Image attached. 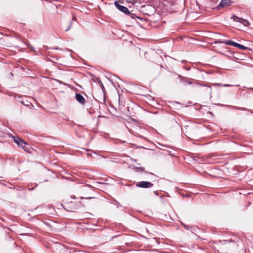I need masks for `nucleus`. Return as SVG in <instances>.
Returning <instances> with one entry per match:
<instances>
[{"mask_svg":"<svg viewBox=\"0 0 253 253\" xmlns=\"http://www.w3.org/2000/svg\"><path fill=\"white\" fill-rule=\"evenodd\" d=\"M178 78L180 79V80L181 82L187 83L188 81H186V77H184L182 76L181 75H178Z\"/></svg>","mask_w":253,"mask_h":253,"instance_id":"nucleus-11","label":"nucleus"},{"mask_svg":"<svg viewBox=\"0 0 253 253\" xmlns=\"http://www.w3.org/2000/svg\"><path fill=\"white\" fill-rule=\"evenodd\" d=\"M21 102L22 104H23L24 105L26 106H29L30 104H31L32 106H33V105L31 103L29 102L27 100L22 101Z\"/></svg>","mask_w":253,"mask_h":253,"instance_id":"nucleus-12","label":"nucleus"},{"mask_svg":"<svg viewBox=\"0 0 253 253\" xmlns=\"http://www.w3.org/2000/svg\"><path fill=\"white\" fill-rule=\"evenodd\" d=\"M184 227L185 228H187L188 229V226L187 225H184Z\"/></svg>","mask_w":253,"mask_h":253,"instance_id":"nucleus-20","label":"nucleus"},{"mask_svg":"<svg viewBox=\"0 0 253 253\" xmlns=\"http://www.w3.org/2000/svg\"><path fill=\"white\" fill-rule=\"evenodd\" d=\"M211 85L214 86H230V85L228 84H211Z\"/></svg>","mask_w":253,"mask_h":253,"instance_id":"nucleus-9","label":"nucleus"},{"mask_svg":"<svg viewBox=\"0 0 253 253\" xmlns=\"http://www.w3.org/2000/svg\"><path fill=\"white\" fill-rule=\"evenodd\" d=\"M195 82H193L192 81H188L187 82V84H195Z\"/></svg>","mask_w":253,"mask_h":253,"instance_id":"nucleus-18","label":"nucleus"},{"mask_svg":"<svg viewBox=\"0 0 253 253\" xmlns=\"http://www.w3.org/2000/svg\"><path fill=\"white\" fill-rule=\"evenodd\" d=\"M136 186L142 188H148L152 187L153 186V184L150 182L142 181L137 182L136 184Z\"/></svg>","mask_w":253,"mask_h":253,"instance_id":"nucleus-2","label":"nucleus"},{"mask_svg":"<svg viewBox=\"0 0 253 253\" xmlns=\"http://www.w3.org/2000/svg\"><path fill=\"white\" fill-rule=\"evenodd\" d=\"M135 169L136 171L143 172L144 170V168L143 167H137Z\"/></svg>","mask_w":253,"mask_h":253,"instance_id":"nucleus-13","label":"nucleus"},{"mask_svg":"<svg viewBox=\"0 0 253 253\" xmlns=\"http://www.w3.org/2000/svg\"><path fill=\"white\" fill-rule=\"evenodd\" d=\"M241 19L242 18H240L238 17H237V16H235L234 17H233V20L235 21H237V22H239L240 23V21L241 20Z\"/></svg>","mask_w":253,"mask_h":253,"instance_id":"nucleus-17","label":"nucleus"},{"mask_svg":"<svg viewBox=\"0 0 253 253\" xmlns=\"http://www.w3.org/2000/svg\"><path fill=\"white\" fill-rule=\"evenodd\" d=\"M91 155V154H89V153H87V156H89V155Z\"/></svg>","mask_w":253,"mask_h":253,"instance_id":"nucleus-21","label":"nucleus"},{"mask_svg":"<svg viewBox=\"0 0 253 253\" xmlns=\"http://www.w3.org/2000/svg\"><path fill=\"white\" fill-rule=\"evenodd\" d=\"M14 141L17 144V145L25 151H27V148L26 146L27 143L22 139L18 137H13Z\"/></svg>","mask_w":253,"mask_h":253,"instance_id":"nucleus-1","label":"nucleus"},{"mask_svg":"<svg viewBox=\"0 0 253 253\" xmlns=\"http://www.w3.org/2000/svg\"><path fill=\"white\" fill-rule=\"evenodd\" d=\"M76 99L78 102L84 105L85 104V100L84 97L79 93H76L75 96Z\"/></svg>","mask_w":253,"mask_h":253,"instance_id":"nucleus-6","label":"nucleus"},{"mask_svg":"<svg viewBox=\"0 0 253 253\" xmlns=\"http://www.w3.org/2000/svg\"><path fill=\"white\" fill-rule=\"evenodd\" d=\"M97 81L99 82V83L100 84V86L101 87L102 89L103 90H104V89H105V88H104V86L103 84L101 82L99 78H97Z\"/></svg>","mask_w":253,"mask_h":253,"instance_id":"nucleus-16","label":"nucleus"},{"mask_svg":"<svg viewBox=\"0 0 253 253\" xmlns=\"http://www.w3.org/2000/svg\"><path fill=\"white\" fill-rule=\"evenodd\" d=\"M226 45H232L233 46L238 47L239 48L242 49L243 50H247L249 49V48H248V47L245 46L244 45L235 42L231 40L227 41V42H226Z\"/></svg>","mask_w":253,"mask_h":253,"instance_id":"nucleus-3","label":"nucleus"},{"mask_svg":"<svg viewBox=\"0 0 253 253\" xmlns=\"http://www.w3.org/2000/svg\"><path fill=\"white\" fill-rule=\"evenodd\" d=\"M232 108L236 109V110H242V111H246L248 109L244 107H239L237 106H232Z\"/></svg>","mask_w":253,"mask_h":253,"instance_id":"nucleus-10","label":"nucleus"},{"mask_svg":"<svg viewBox=\"0 0 253 253\" xmlns=\"http://www.w3.org/2000/svg\"><path fill=\"white\" fill-rule=\"evenodd\" d=\"M184 68L186 70H189L190 69L189 68H187V67H184Z\"/></svg>","mask_w":253,"mask_h":253,"instance_id":"nucleus-19","label":"nucleus"},{"mask_svg":"<svg viewBox=\"0 0 253 253\" xmlns=\"http://www.w3.org/2000/svg\"><path fill=\"white\" fill-rule=\"evenodd\" d=\"M69 29V28H68L66 30V31H68V30Z\"/></svg>","mask_w":253,"mask_h":253,"instance_id":"nucleus-22","label":"nucleus"},{"mask_svg":"<svg viewBox=\"0 0 253 253\" xmlns=\"http://www.w3.org/2000/svg\"><path fill=\"white\" fill-rule=\"evenodd\" d=\"M231 3L232 2L231 0H222L216 8L219 9L225 7L229 6L231 5Z\"/></svg>","mask_w":253,"mask_h":253,"instance_id":"nucleus-4","label":"nucleus"},{"mask_svg":"<svg viewBox=\"0 0 253 253\" xmlns=\"http://www.w3.org/2000/svg\"><path fill=\"white\" fill-rule=\"evenodd\" d=\"M171 0H169V1H170V2H171Z\"/></svg>","mask_w":253,"mask_h":253,"instance_id":"nucleus-23","label":"nucleus"},{"mask_svg":"<svg viewBox=\"0 0 253 253\" xmlns=\"http://www.w3.org/2000/svg\"><path fill=\"white\" fill-rule=\"evenodd\" d=\"M115 5L119 10L124 12V13H129V11H128V9H127V7L119 4L118 2H117V1H115Z\"/></svg>","mask_w":253,"mask_h":253,"instance_id":"nucleus-5","label":"nucleus"},{"mask_svg":"<svg viewBox=\"0 0 253 253\" xmlns=\"http://www.w3.org/2000/svg\"><path fill=\"white\" fill-rule=\"evenodd\" d=\"M227 42V41H220V40H217V41H215L214 42L215 43H225V44H226V42Z\"/></svg>","mask_w":253,"mask_h":253,"instance_id":"nucleus-15","label":"nucleus"},{"mask_svg":"<svg viewBox=\"0 0 253 253\" xmlns=\"http://www.w3.org/2000/svg\"><path fill=\"white\" fill-rule=\"evenodd\" d=\"M195 85H200V86H206V87H208L209 88V90H208V92H209L210 94H211V86L210 85H207V84H202V83H198L197 82H195Z\"/></svg>","mask_w":253,"mask_h":253,"instance_id":"nucleus-7","label":"nucleus"},{"mask_svg":"<svg viewBox=\"0 0 253 253\" xmlns=\"http://www.w3.org/2000/svg\"><path fill=\"white\" fill-rule=\"evenodd\" d=\"M128 14V15H129V16H130L132 19H135V18H136L139 19V17H138V16H136L135 14H133V13H130V12H129V14Z\"/></svg>","mask_w":253,"mask_h":253,"instance_id":"nucleus-14","label":"nucleus"},{"mask_svg":"<svg viewBox=\"0 0 253 253\" xmlns=\"http://www.w3.org/2000/svg\"><path fill=\"white\" fill-rule=\"evenodd\" d=\"M240 23L243 24L245 26H249L250 25L249 22L247 20L244 19H241Z\"/></svg>","mask_w":253,"mask_h":253,"instance_id":"nucleus-8","label":"nucleus"}]
</instances>
